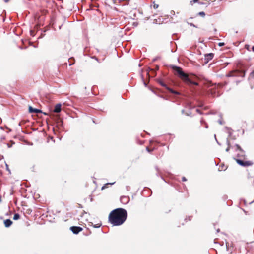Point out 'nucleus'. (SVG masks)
<instances>
[{"label":"nucleus","instance_id":"1","mask_svg":"<svg viewBox=\"0 0 254 254\" xmlns=\"http://www.w3.org/2000/svg\"><path fill=\"white\" fill-rule=\"evenodd\" d=\"M127 218V211L123 208H117L109 213L108 222L113 226H119L124 224Z\"/></svg>","mask_w":254,"mask_h":254},{"label":"nucleus","instance_id":"2","mask_svg":"<svg viewBox=\"0 0 254 254\" xmlns=\"http://www.w3.org/2000/svg\"><path fill=\"white\" fill-rule=\"evenodd\" d=\"M170 68L175 75L180 78L184 84L189 87L192 92H194L195 88L198 86V83L197 81L191 79L187 74H186L182 69L178 66L171 65Z\"/></svg>","mask_w":254,"mask_h":254},{"label":"nucleus","instance_id":"3","mask_svg":"<svg viewBox=\"0 0 254 254\" xmlns=\"http://www.w3.org/2000/svg\"><path fill=\"white\" fill-rule=\"evenodd\" d=\"M246 152L243 150L238 152L237 154L236 158V157H233V159L236 161L237 163L241 166L242 167H248L252 166L253 164V163L251 161H244L242 159L246 158Z\"/></svg>","mask_w":254,"mask_h":254},{"label":"nucleus","instance_id":"4","mask_svg":"<svg viewBox=\"0 0 254 254\" xmlns=\"http://www.w3.org/2000/svg\"><path fill=\"white\" fill-rule=\"evenodd\" d=\"M246 71L247 70L245 69V68L243 66H241L238 68L236 71L230 72L226 75V76L228 77L236 76L244 77Z\"/></svg>","mask_w":254,"mask_h":254},{"label":"nucleus","instance_id":"5","mask_svg":"<svg viewBox=\"0 0 254 254\" xmlns=\"http://www.w3.org/2000/svg\"><path fill=\"white\" fill-rule=\"evenodd\" d=\"M158 83L162 86V87H165L168 91H169L170 93L176 95H179L180 94V93L179 91H176L174 90L171 87L168 86L163 80L161 79H158Z\"/></svg>","mask_w":254,"mask_h":254},{"label":"nucleus","instance_id":"6","mask_svg":"<svg viewBox=\"0 0 254 254\" xmlns=\"http://www.w3.org/2000/svg\"><path fill=\"white\" fill-rule=\"evenodd\" d=\"M214 56V54L209 53L204 54V58L202 59V64L203 65L207 64L210 60H211Z\"/></svg>","mask_w":254,"mask_h":254},{"label":"nucleus","instance_id":"7","mask_svg":"<svg viewBox=\"0 0 254 254\" xmlns=\"http://www.w3.org/2000/svg\"><path fill=\"white\" fill-rule=\"evenodd\" d=\"M69 229L74 234L76 235L83 230V228L81 227L76 226H71Z\"/></svg>","mask_w":254,"mask_h":254},{"label":"nucleus","instance_id":"8","mask_svg":"<svg viewBox=\"0 0 254 254\" xmlns=\"http://www.w3.org/2000/svg\"><path fill=\"white\" fill-rule=\"evenodd\" d=\"M28 111L30 113H36V114H39V113H43L45 115H46V113L43 112L42 111L41 109L35 108L32 107L31 106H29L28 108Z\"/></svg>","mask_w":254,"mask_h":254},{"label":"nucleus","instance_id":"9","mask_svg":"<svg viewBox=\"0 0 254 254\" xmlns=\"http://www.w3.org/2000/svg\"><path fill=\"white\" fill-rule=\"evenodd\" d=\"M152 192L151 190L148 188L145 187L142 192V195L145 197H149L152 195Z\"/></svg>","mask_w":254,"mask_h":254},{"label":"nucleus","instance_id":"10","mask_svg":"<svg viewBox=\"0 0 254 254\" xmlns=\"http://www.w3.org/2000/svg\"><path fill=\"white\" fill-rule=\"evenodd\" d=\"M147 74L149 77H153L156 75L155 71L151 67H148L146 69Z\"/></svg>","mask_w":254,"mask_h":254},{"label":"nucleus","instance_id":"11","mask_svg":"<svg viewBox=\"0 0 254 254\" xmlns=\"http://www.w3.org/2000/svg\"><path fill=\"white\" fill-rule=\"evenodd\" d=\"M55 122L57 124L56 127L60 128V127L62 128L64 127V123L63 120L60 119L59 117L55 118Z\"/></svg>","mask_w":254,"mask_h":254},{"label":"nucleus","instance_id":"12","mask_svg":"<svg viewBox=\"0 0 254 254\" xmlns=\"http://www.w3.org/2000/svg\"><path fill=\"white\" fill-rule=\"evenodd\" d=\"M130 198L129 196H122L120 197V201L124 204H127L129 203Z\"/></svg>","mask_w":254,"mask_h":254},{"label":"nucleus","instance_id":"13","mask_svg":"<svg viewBox=\"0 0 254 254\" xmlns=\"http://www.w3.org/2000/svg\"><path fill=\"white\" fill-rule=\"evenodd\" d=\"M12 223V221L10 219H7L4 220V224L5 227L6 228H9V227H10Z\"/></svg>","mask_w":254,"mask_h":254},{"label":"nucleus","instance_id":"14","mask_svg":"<svg viewBox=\"0 0 254 254\" xmlns=\"http://www.w3.org/2000/svg\"><path fill=\"white\" fill-rule=\"evenodd\" d=\"M170 46L171 47V52L174 53L177 50V44L175 42L173 41L170 42Z\"/></svg>","mask_w":254,"mask_h":254},{"label":"nucleus","instance_id":"15","mask_svg":"<svg viewBox=\"0 0 254 254\" xmlns=\"http://www.w3.org/2000/svg\"><path fill=\"white\" fill-rule=\"evenodd\" d=\"M61 108L62 104L61 103H58L55 105L54 111L56 113H59L61 111Z\"/></svg>","mask_w":254,"mask_h":254},{"label":"nucleus","instance_id":"16","mask_svg":"<svg viewBox=\"0 0 254 254\" xmlns=\"http://www.w3.org/2000/svg\"><path fill=\"white\" fill-rule=\"evenodd\" d=\"M234 146L236 147V149L235 150V151H236V152H239L243 150V149L242 148V147L238 144H235L234 145Z\"/></svg>","mask_w":254,"mask_h":254},{"label":"nucleus","instance_id":"17","mask_svg":"<svg viewBox=\"0 0 254 254\" xmlns=\"http://www.w3.org/2000/svg\"><path fill=\"white\" fill-rule=\"evenodd\" d=\"M91 224L90 225L92 226L94 228H99L102 226L101 223H98L96 224H93V223L92 222H91Z\"/></svg>","mask_w":254,"mask_h":254},{"label":"nucleus","instance_id":"18","mask_svg":"<svg viewBox=\"0 0 254 254\" xmlns=\"http://www.w3.org/2000/svg\"><path fill=\"white\" fill-rule=\"evenodd\" d=\"M20 215L19 213H15V214H14V215L13 216V219L14 220H17L20 219Z\"/></svg>","mask_w":254,"mask_h":254},{"label":"nucleus","instance_id":"19","mask_svg":"<svg viewBox=\"0 0 254 254\" xmlns=\"http://www.w3.org/2000/svg\"><path fill=\"white\" fill-rule=\"evenodd\" d=\"M171 135H174V134H171V133H169L168 135H165L164 136V140H171V137H170Z\"/></svg>","mask_w":254,"mask_h":254},{"label":"nucleus","instance_id":"20","mask_svg":"<svg viewBox=\"0 0 254 254\" xmlns=\"http://www.w3.org/2000/svg\"><path fill=\"white\" fill-rule=\"evenodd\" d=\"M225 128L227 129V130H229V131H228V138H229V137H231L232 133V132L231 131H230V130H231L232 129L231 128H230V127H225Z\"/></svg>","mask_w":254,"mask_h":254},{"label":"nucleus","instance_id":"21","mask_svg":"<svg viewBox=\"0 0 254 254\" xmlns=\"http://www.w3.org/2000/svg\"><path fill=\"white\" fill-rule=\"evenodd\" d=\"M155 149H156V148L155 147H154L151 149H149L148 147H147L146 148V151L150 153H152Z\"/></svg>","mask_w":254,"mask_h":254},{"label":"nucleus","instance_id":"22","mask_svg":"<svg viewBox=\"0 0 254 254\" xmlns=\"http://www.w3.org/2000/svg\"><path fill=\"white\" fill-rule=\"evenodd\" d=\"M15 142L13 141H10V143H7V146L8 148H11L13 144H14Z\"/></svg>","mask_w":254,"mask_h":254},{"label":"nucleus","instance_id":"23","mask_svg":"<svg viewBox=\"0 0 254 254\" xmlns=\"http://www.w3.org/2000/svg\"><path fill=\"white\" fill-rule=\"evenodd\" d=\"M196 112L197 113H198L200 115H205V113H203L202 111H201L200 109H196Z\"/></svg>","mask_w":254,"mask_h":254},{"label":"nucleus","instance_id":"24","mask_svg":"<svg viewBox=\"0 0 254 254\" xmlns=\"http://www.w3.org/2000/svg\"><path fill=\"white\" fill-rule=\"evenodd\" d=\"M141 79H142V82L143 83L145 87H147V83L144 80V78L143 75L142 74H141Z\"/></svg>","mask_w":254,"mask_h":254},{"label":"nucleus","instance_id":"25","mask_svg":"<svg viewBox=\"0 0 254 254\" xmlns=\"http://www.w3.org/2000/svg\"><path fill=\"white\" fill-rule=\"evenodd\" d=\"M254 78V70L252 71L249 75V79Z\"/></svg>","mask_w":254,"mask_h":254},{"label":"nucleus","instance_id":"26","mask_svg":"<svg viewBox=\"0 0 254 254\" xmlns=\"http://www.w3.org/2000/svg\"><path fill=\"white\" fill-rule=\"evenodd\" d=\"M197 15L200 16L204 17L205 15V13L204 11H200L197 13Z\"/></svg>","mask_w":254,"mask_h":254},{"label":"nucleus","instance_id":"27","mask_svg":"<svg viewBox=\"0 0 254 254\" xmlns=\"http://www.w3.org/2000/svg\"><path fill=\"white\" fill-rule=\"evenodd\" d=\"M185 115L186 116H190V117H192L193 116V115H192L191 112L190 111L187 112L185 113Z\"/></svg>","mask_w":254,"mask_h":254},{"label":"nucleus","instance_id":"28","mask_svg":"<svg viewBox=\"0 0 254 254\" xmlns=\"http://www.w3.org/2000/svg\"><path fill=\"white\" fill-rule=\"evenodd\" d=\"M30 35L32 36V37H34L35 34H36V33L34 31V30H30Z\"/></svg>","mask_w":254,"mask_h":254},{"label":"nucleus","instance_id":"29","mask_svg":"<svg viewBox=\"0 0 254 254\" xmlns=\"http://www.w3.org/2000/svg\"><path fill=\"white\" fill-rule=\"evenodd\" d=\"M187 23L188 24V25H190V26H192L193 27H195V28H197V26H196L195 24H194L193 23H189V22L188 21H186Z\"/></svg>","mask_w":254,"mask_h":254},{"label":"nucleus","instance_id":"30","mask_svg":"<svg viewBox=\"0 0 254 254\" xmlns=\"http://www.w3.org/2000/svg\"><path fill=\"white\" fill-rule=\"evenodd\" d=\"M226 144L227 145V146L232 147L231 145L229 138H227L226 139Z\"/></svg>","mask_w":254,"mask_h":254},{"label":"nucleus","instance_id":"31","mask_svg":"<svg viewBox=\"0 0 254 254\" xmlns=\"http://www.w3.org/2000/svg\"><path fill=\"white\" fill-rule=\"evenodd\" d=\"M153 3L154 4V5H153V8H154L155 9H157V8H158V7H159V5H158V4H155L154 1H153Z\"/></svg>","mask_w":254,"mask_h":254},{"label":"nucleus","instance_id":"32","mask_svg":"<svg viewBox=\"0 0 254 254\" xmlns=\"http://www.w3.org/2000/svg\"><path fill=\"white\" fill-rule=\"evenodd\" d=\"M108 184H104L101 188V190H104L105 189V188H107L108 187Z\"/></svg>","mask_w":254,"mask_h":254},{"label":"nucleus","instance_id":"33","mask_svg":"<svg viewBox=\"0 0 254 254\" xmlns=\"http://www.w3.org/2000/svg\"><path fill=\"white\" fill-rule=\"evenodd\" d=\"M155 168L156 170L157 171V173H156V175L157 176H159L158 173H159V168H158V167L157 166H156L155 167Z\"/></svg>","mask_w":254,"mask_h":254},{"label":"nucleus","instance_id":"34","mask_svg":"<svg viewBox=\"0 0 254 254\" xmlns=\"http://www.w3.org/2000/svg\"><path fill=\"white\" fill-rule=\"evenodd\" d=\"M159 69V66L158 65H156L154 70L155 71V73H156V71L158 70Z\"/></svg>","mask_w":254,"mask_h":254},{"label":"nucleus","instance_id":"35","mask_svg":"<svg viewBox=\"0 0 254 254\" xmlns=\"http://www.w3.org/2000/svg\"><path fill=\"white\" fill-rule=\"evenodd\" d=\"M218 45L219 46V47H222L223 46L225 45V43L224 42H219L218 44Z\"/></svg>","mask_w":254,"mask_h":254},{"label":"nucleus","instance_id":"36","mask_svg":"<svg viewBox=\"0 0 254 254\" xmlns=\"http://www.w3.org/2000/svg\"><path fill=\"white\" fill-rule=\"evenodd\" d=\"M200 123L201 124H206V122L203 118H201L200 119Z\"/></svg>","mask_w":254,"mask_h":254},{"label":"nucleus","instance_id":"37","mask_svg":"<svg viewBox=\"0 0 254 254\" xmlns=\"http://www.w3.org/2000/svg\"><path fill=\"white\" fill-rule=\"evenodd\" d=\"M45 36V33H43V32H42L40 36H39V37H38L39 39L40 38H42L44 36Z\"/></svg>","mask_w":254,"mask_h":254},{"label":"nucleus","instance_id":"38","mask_svg":"<svg viewBox=\"0 0 254 254\" xmlns=\"http://www.w3.org/2000/svg\"><path fill=\"white\" fill-rule=\"evenodd\" d=\"M91 58L96 60L98 62L100 63L99 59L96 56H94Z\"/></svg>","mask_w":254,"mask_h":254},{"label":"nucleus","instance_id":"39","mask_svg":"<svg viewBox=\"0 0 254 254\" xmlns=\"http://www.w3.org/2000/svg\"><path fill=\"white\" fill-rule=\"evenodd\" d=\"M5 166H6V170L9 171V172H10V169H9V167H8V165H7V164L5 162Z\"/></svg>","mask_w":254,"mask_h":254},{"label":"nucleus","instance_id":"40","mask_svg":"<svg viewBox=\"0 0 254 254\" xmlns=\"http://www.w3.org/2000/svg\"><path fill=\"white\" fill-rule=\"evenodd\" d=\"M214 137H215V140L216 141V142L217 143V144L219 145H221V143L217 140V138H216V135H214Z\"/></svg>","mask_w":254,"mask_h":254},{"label":"nucleus","instance_id":"41","mask_svg":"<svg viewBox=\"0 0 254 254\" xmlns=\"http://www.w3.org/2000/svg\"><path fill=\"white\" fill-rule=\"evenodd\" d=\"M215 113L213 112L212 111L209 112L208 113H205V115H208L210 114H214Z\"/></svg>","mask_w":254,"mask_h":254},{"label":"nucleus","instance_id":"42","mask_svg":"<svg viewBox=\"0 0 254 254\" xmlns=\"http://www.w3.org/2000/svg\"><path fill=\"white\" fill-rule=\"evenodd\" d=\"M182 181L183 182H186V181H187V178H186L185 177H183L182 178Z\"/></svg>","mask_w":254,"mask_h":254},{"label":"nucleus","instance_id":"43","mask_svg":"<svg viewBox=\"0 0 254 254\" xmlns=\"http://www.w3.org/2000/svg\"><path fill=\"white\" fill-rule=\"evenodd\" d=\"M84 214H87V213L86 212H85V211H83L80 216L81 217H83Z\"/></svg>","mask_w":254,"mask_h":254},{"label":"nucleus","instance_id":"44","mask_svg":"<svg viewBox=\"0 0 254 254\" xmlns=\"http://www.w3.org/2000/svg\"><path fill=\"white\" fill-rule=\"evenodd\" d=\"M218 122L219 123V124H220V125H223V122L222 121V120L221 119H219L218 121Z\"/></svg>","mask_w":254,"mask_h":254},{"label":"nucleus","instance_id":"45","mask_svg":"<svg viewBox=\"0 0 254 254\" xmlns=\"http://www.w3.org/2000/svg\"><path fill=\"white\" fill-rule=\"evenodd\" d=\"M156 142L158 144H160V145L161 146H165V144L164 143H161L159 141H156Z\"/></svg>","mask_w":254,"mask_h":254},{"label":"nucleus","instance_id":"46","mask_svg":"<svg viewBox=\"0 0 254 254\" xmlns=\"http://www.w3.org/2000/svg\"><path fill=\"white\" fill-rule=\"evenodd\" d=\"M126 188L127 190V191H129L130 189V187L129 186H127Z\"/></svg>","mask_w":254,"mask_h":254},{"label":"nucleus","instance_id":"47","mask_svg":"<svg viewBox=\"0 0 254 254\" xmlns=\"http://www.w3.org/2000/svg\"><path fill=\"white\" fill-rule=\"evenodd\" d=\"M200 108H203V107H204V105L202 103L199 104V105L198 106Z\"/></svg>","mask_w":254,"mask_h":254},{"label":"nucleus","instance_id":"48","mask_svg":"<svg viewBox=\"0 0 254 254\" xmlns=\"http://www.w3.org/2000/svg\"><path fill=\"white\" fill-rule=\"evenodd\" d=\"M199 0H192V1H191L190 2L192 3H196Z\"/></svg>","mask_w":254,"mask_h":254},{"label":"nucleus","instance_id":"49","mask_svg":"<svg viewBox=\"0 0 254 254\" xmlns=\"http://www.w3.org/2000/svg\"><path fill=\"white\" fill-rule=\"evenodd\" d=\"M87 48H84V52H83L84 55H87V53H86V50H87Z\"/></svg>","mask_w":254,"mask_h":254},{"label":"nucleus","instance_id":"50","mask_svg":"<svg viewBox=\"0 0 254 254\" xmlns=\"http://www.w3.org/2000/svg\"><path fill=\"white\" fill-rule=\"evenodd\" d=\"M187 112L185 111V110L184 109H182V111H181V113L182 114H185V113H186Z\"/></svg>","mask_w":254,"mask_h":254},{"label":"nucleus","instance_id":"51","mask_svg":"<svg viewBox=\"0 0 254 254\" xmlns=\"http://www.w3.org/2000/svg\"><path fill=\"white\" fill-rule=\"evenodd\" d=\"M231 147H228V146H227V148L226 149V152H228V151L230 150V149Z\"/></svg>","mask_w":254,"mask_h":254},{"label":"nucleus","instance_id":"52","mask_svg":"<svg viewBox=\"0 0 254 254\" xmlns=\"http://www.w3.org/2000/svg\"><path fill=\"white\" fill-rule=\"evenodd\" d=\"M3 15H6V11L5 10H3L2 14H1V16H3Z\"/></svg>","mask_w":254,"mask_h":254},{"label":"nucleus","instance_id":"53","mask_svg":"<svg viewBox=\"0 0 254 254\" xmlns=\"http://www.w3.org/2000/svg\"><path fill=\"white\" fill-rule=\"evenodd\" d=\"M48 30V29H42V32L45 33Z\"/></svg>","mask_w":254,"mask_h":254},{"label":"nucleus","instance_id":"54","mask_svg":"<svg viewBox=\"0 0 254 254\" xmlns=\"http://www.w3.org/2000/svg\"><path fill=\"white\" fill-rule=\"evenodd\" d=\"M227 195H224L223 197V198L224 199V200H226V199H227Z\"/></svg>","mask_w":254,"mask_h":254},{"label":"nucleus","instance_id":"55","mask_svg":"<svg viewBox=\"0 0 254 254\" xmlns=\"http://www.w3.org/2000/svg\"><path fill=\"white\" fill-rule=\"evenodd\" d=\"M78 207L79 208H83V206L81 204H78Z\"/></svg>","mask_w":254,"mask_h":254},{"label":"nucleus","instance_id":"56","mask_svg":"<svg viewBox=\"0 0 254 254\" xmlns=\"http://www.w3.org/2000/svg\"><path fill=\"white\" fill-rule=\"evenodd\" d=\"M115 182H113V183H107V184H108V185H113L114 184H115Z\"/></svg>","mask_w":254,"mask_h":254},{"label":"nucleus","instance_id":"57","mask_svg":"<svg viewBox=\"0 0 254 254\" xmlns=\"http://www.w3.org/2000/svg\"><path fill=\"white\" fill-rule=\"evenodd\" d=\"M192 216H189L188 217V219H189V221H190L191 220V218Z\"/></svg>","mask_w":254,"mask_h":254},{"label":"nucleus","instance_id":"58","mask_svg":"<svg viewBox=\"0 0 254 254\" xmlns=\"http://www.w3.org/2000/svg\"><path fill=\"white\" fill-rule=\"evenodd\" d=\"M220 231V229H219V228L216 230L217 233H219Z\"/></svg>","mask_w":254,"mask_h":254},{"label":"nucleus","instance_id":"59","mask_svg":"<svg viewBox=\"0 0 254 254\" xmlns=\"http://www.w3.org/2000/svg\"><path fill=\"white\" fill-rule=\"evenodd\" d=\"M0 160H1V159H3V158H4L3 155H0Z\"/></svg>","mask_w":254,"mask_h":254},{"label":"nucleus","instance_id":"60","mask_svg":"<svg viewBox=\"0 0 254 254\" xmlns=\"http://www.w3.org/2000/svg\"><path fill=\"white\" fill-rule=\"evenodd\" d=\"M204 110H207L208 109V107H203V108Z\"/></svg>","mask_w":254,"mask_h":254},{"label":"nucleus","instance_id":"61","mask_svg":"<svg viewBox=\"0 0 254 254\" xmlns=\"http://www.w3.org/2000/svg\"><path fill=\"white\" fill-rule=\"evenodd\" d=\"M205 124V128H207L208 127V125H207L206 123V124Z\"/></svg>","mask_w":254,"mask_h":254},{"label":"nucleus","instance_id":"62","mask_svg":"<svg viewBox=\"0 0 254 254\" xmlns=\"http://www.w3.org/2000/svg\"><path fill=\"white\" fill-rule=\"evenodd\" d=\"M252 51L254 52V46H253L252 47Z\"/></svg>","mask_w":254,"mask_h":254},{"label":"nucleus","instance_id":"63","mask_svg":"<svg viewBox=\"0 0 254 254\" xmlns=\"http://www.w3.org/2000/svg\"><path fill=\"white\" fill-rule=\"evenodd\" d=\"M2 21H3V22H4L5 21V17H4V16H3V18Z\"/></svg>","mask_w":254,"mask_h":254},{"label":"nucleus","instance_id":"64","mask_svg":"<svg viewBox=\"0 0 254 254\" xmlns=\"http://www.w3.org/2000/svg\"><path fill=\"white\" fill-rule=\"evenodd\" d=\"M139 144H143V142L142 141H139V142H138Z\"/></svg>","mask_w":254,"mask_h":254}]
</instances>
